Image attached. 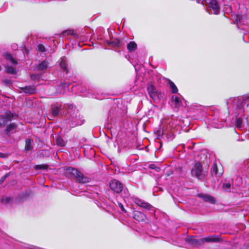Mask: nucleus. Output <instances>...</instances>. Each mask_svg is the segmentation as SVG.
<instances>
[{"label": "nucleus", "mask_w": 249, "mask_h": 249, "mask_svg": "<svg viewBox=\"0 0 249 249\" xmlns=\"http://www.w3.org/2000/svg\"><path fill=\"white\" fill-rule=\"evenodd\" d=\"M69 173L72 175L76 179L78 183L85 184L90 182L91 178L86 176H85L78 169L69 167L67 169Z\"/></svg>", "instance_id": "nucleus-1"}, {"label": "nucleus", "mask_w": 249, "mask_h": 249, "mask_svg": "<svg viewBox=\"0 0 249 249\" xmlns=\"http://www.w3.org/2000/svg\"><path fill=\"white\" fill-rule=\"evenodd\" d=\"M109 187L113 193L120 194L123 190L124 185L118 180L113 179L109 182Z\"/></svg>", "instance_id": "nucleus-2"}, {"label": "nucleus", "mask_w": 249, "mask_h": 249, "mask_svg": "<svg viewBox=\"0 0 249 249\" xmlns=\"http://www.w3.org/2000/svg\"><path fill=\"white\" fill-rule=\"evenodd\" d=\"M202 165L199 162L195 163L194 167L192 169L191 173L193 176L200 179L202 177Z\"/></svg>", "instance_id": "nucleus-3"}, {"label": "nucleus", "mask_w": 249, "mask_h": 249, "mask_svg": "<svg viewBox=\"0 0 249 249\" xmlns=\"http://www.w3.org/2000/svg\"><path fill=\"white\" fill-rule=\"evenodd\" d=\"M186 241L189 245L195 247H197L203 245L202 238L198 239L196 238V236H188L186 239Z\"/></svg>", "instance_id": "nucleus-4"}, {"label": "nucleus", "mask_w": 249, "mask_h": 249, "mask_svg": "<svg viewBox=\"0 0 249 249\" xmlns=\"http://www.w3.org/2000/svg\"><path fill=\"white\" fill-rule=\"evenodd\" d=\"M205 1L209 7L213 10L214 14H219L220 6L217 0H205Z\"/></svg>", "instance_id": "nucleus-5"}, {"label": "nucleus", "mask_w": 249, "mask_h": 249, "mask_svg": "<svg viewBox=\"0 0 249 249\" xmlns=\"http://www.w3.org/2000/svg\"><path fill=\"white\" fill-rule=\"evenodd\" d=\"M14 117V114L11 112H7L0 116V127L5 125L11 122Z\"/></svg>", "instance_id": "nucleus-6"}, {"label": "nucleus", "mask_w": 249, "mask_h": 249, "mask_svg": "<svg viewBox=\"0 0 249 249\" xmlns=\"http://www.w3.org/2000/svg\"><path fill=\"white\" fill-rule=\"evenodd\" d=\"M203 241V245L205 242H213L217 243L221 242L223 240L220 238V236L216 234H213L209 235L207 237L202 238Z\"/></svg>", "instance_id": "nucleus-7"}, {"label": "nucleus", "mask_w": 249, "mask_h": 249, "mask_svg": "<svg viewBox=\"0 0 249 249\" xmlns=\"http://www.w3.org/2000/svg\"><path fill=\"white\" fill-rule=\"evenodd\" d=\"M134 203L138 206L149 210L152 208V205L139 198H136L134 200Z\"/></svg>", "instance_id": "nucleus-8"}, {"label": "nucleus", "mask_w": 249, "mask_h": 249, "mask_svg": "<svg viewBox=\"0 0 249 249\" xmlns=\"http://www.w3.org/2000/svg\"><path fill=\"white\" fill-rule=\"evenodd\" d=\"M17 128V125L15 123H11L8 125L4 130V133L8 136H11V132H16Z\"/></svg>", "instance_id": "nucleus-9"}, {"label": "nucleus", "mask_w": 249, "mask_h": 249, "mask_svg": "<svg viewBox=\"0 0 249 249\" xmlns=\"http://www.w3.org/2000/svg\"><path fill=\"white\" fill-rule=\"evenodd\" d=\"M21 89L28 94H33L36 92V88L35 86H25L21 88Z\"/></svg>", "instance_id": "nucleus-10"}, {"label": "nucleus", "mask_w": 249, "mask_h": 249, "mask_svg": "<svg viewBox=\"0 0 249 249\" xmlns=\"http://www.w3.org/2000/svg\"><path fill=\"white\" fill-rule=\"evenodd\" d=\"M61 110V106H59L57 105H54L51 106V114L54 117H57Z\"/></svg>", "instance_id": "nucleus-11"}, {"label": "nucleus", "mask_w": 249, "mask_h": 249, "mask_svg": "<svg viewBox=\"0 0 249 249\" xmlns=\"http://www.w3.org/2000/svg\"><path fill=\"white\" fill-rule=\"evenodd\" d=\"M133 217L139 221H142L144 219L145 216L142 213L136 211L133 213Z\"/></svg>", "instance_id": "nucleus-12"}, {"label": "nucleus", "mask_w": 249, "mask_h": 249, "mask_svg": "<svg viewBox=\"0 0 249 249\" xmlns=\"http://www.w3.org/2000/svg\"><path fill=\"white\" fill-rule=\"evenodd\" d=\"M109 44L114 47L121 48L124 45V43L121 40L116 38L111 41Z\"/></svg>", "instance_id": "nucleus-13"}, {"label": "nucleus", "mask_w": 249, "mask_h": 249, "mask_svg": "<svg viewBox=\"0 0 249 249\" xmlns=\"http://www.w3.org/2000/svg\"><path fill=\"white\" fill-rule=\"evenodd\" d=\"M33 142V140L30 138L26 139L25 150L26 151L32 150L33 149L34 147L32 144Z\"/></svg>", "instance_id": "nucleus-14"}, {"label": "nucleus", "mask_w": 249, "mask_h": 249, "mask_svg": "<svg viewBox=\"0 0 249 249\" xmlns=\"http://www.w3.org/2000/svg\"><path fill=\"white\" fill-rule=\"evenodd\" d=\"M137 49V44L135 41H130L127 45V49L128 52H132Z\"/></svg>", "instance_id": "nucleus-15"}, {"label": "nucleus", "mask_w": 249, "mask_h": 249, "mask_svg": "<svg viewBox=\"0 0 249 249\" xmlns=\"http://www.w3.org/2000/svg\"><path fill=\"white\" fill-rule=\"evenodd\" d=\"M172 101L173 102H174L175 103V107L176 108H178L179 107H180L182 105V102L180 100V99L176 96H173L172 97Z\"/></svg>", "instance_id": "nucleus-16"}, {"label": "nucleus", "mask_w": 249, "mask_h": 249, "mask_svg": "<svg viewBox=\"0 0 249 249\" xmlns=\"http://www.w3.org/2000/svg\"><path fill=\"white\" fill-rule=\"evenodd\" d=\"M48 68V62L46 61H42L37 66V69L39 71H43L46 70Z\"/></svg>", "instance_id": "nucleus-17"}, {"label": "nucleus", "mask_w": 249, "mask_h": 249, "mask_svg": "<svg viewBox=\"0 0 249 249\" xmlns=\"http://www.w3.org/2000/svg\"><path fill=\"white\" fill-rule=\"evenodd\" d=\"M13 202V198L11 197L2 196L0 199V202L2 204H7L8 203H12Z\"/></svg>", "instance_id": "nucleus-18"}, {"label": "nucleus", "mask_w": 249, "mask_h": 249, "mask_svg": "<svg viewBox=\"0 0 249 249\" xmlns=\"http://www.w3.org/2000/svg\"><path fill=\"white\" fill-rule=\"evenodd\" d=\"M205 202H209L211 204L215 203V199L214 197L212 196L207 195L203 200Z\"/></svg>", "instance_id": "nucleus-19"}, {"label": "nucleus", "mask_w": 249, "mask_h": 249, "mask_svg": "<svg viewBox=\"0 0 249 249\" xmlns=\"http://www.w3.org/2000/svg\"><path fill=\"white\" fill-rule=\"evenodd\" d=\"M169 83L170 85V88L172 90V93H177L178 91V89L177 86H176V85L175 84V83L170 80H169Z\"/></svg>", "instance_id": "nucleus-20"}, {"label": "nucleus", "mask_w": 249, "mask_h": 249, "mask_svg": "<svg viewBox=\"0 0 249 249\" xmlns=\"http://www.w3.org/2000/svg\"><path fill=\"white\" fill-rule=\"evenodd\" d=\"M212 175H214L217 176H220L222 175L221 172H218V167L216 164H214L213 165V169L212 170Z\"/></svg>", "instance_id": "nucleus-21"}, {"label": "nucleus", "mask_w": 249, "mask_h": 249, "mask_svg": "<svg viewBox=\"0 0 249 249\" xmlns=\"http://www.w3.org/2000/svg\"><path fill=\"white\" fill-rule=\"evenodd\" d=\"M59 65L64 71H65L66 73H69V71L67 68V63L65 60H62L59 63Z\"/></svg>", "instance_id": "nucleus-22"}, {"label": "nucleus", "mask_w": 249, "mask_h": 249, "mask_svg": "<svg viewBox=\"0 0 249 249\" xmlns=\"http://www.w3.org/2000/svg\"><path fill=\"white\" fill-rule=\"evenodd\" d=\"M6 72L8 74H16L17 72L15 68L12 66H8L6 69Z\"/></svg>", "instance_id": "nucleus-23"}, {"label": "nucleus", "mask_w": 249, "mask_h": 249, "mask_svg": "<svg viewBox=\"0 0 249 249\" xmlns=\"http://www.w3.org/2000/svg\"><path fill=\"white\" fill-rule=\"evenodd\" d=\"M243 119L241 117H237L235 119V126L237 128H241L242 126Z\"/></svg>", "instance_id": "nucleus-24"}, {"label": "nucleus", "mask_w": 249, "mask_h": 249, "mask_svg": "<svg viewBox=\"0 0 249 249\" xmlns=\"http://www.w3.org/2000/svg\"><path fill=\"white\" fill-rule=\"evenodd\" d=\"M49 165L46 164L36 165L35 166V169L36 170H46L49 168Z\"/></svg>", "instance_id": "nucleus-25"}, {"label": "nucleus", "mask_w": 249, "mask_h": 249, "mask_svg": "<svg viewBox=\"0 0 249 249\" xmlns=\"http://www.w3.org/2000/svg\"><path fill=\"white\" fill-rule=\"evenodd\" d=\"M223 190L227 192H231V184L230 183H224L222 185Z\"/></svg>", "instance_id": "nucleus-26"}, {"label": "nucleus", "mask_w": 249, "mask_h": 249, "mask_svg": "<svg viewBox=\"0 0 249 249\" xmlns=\"http://www.w3.org/2000/svg\"><path fill=\"white\" fill-rule=\"evenodd\" d=\"M147 89L148 92V94L151 93L155 92L157 91L155 87L152 84H148L147 87Z\"/></svg>", "instance_id": "nucleus-27"}, {"label": "nucleus", "mask_w": 249, "mask_h": 249, "mask_svg": "<svg viewBox=\"0 0 249 249\" xmlns=\"http://www.w3.org/2000/svg\"><path fill=\"white\" fill-rule=\"evenodd\" d=\"M56 143L58 145L60 146H64L66 144L65 141L60 137H59L57 138Z\"/></svg>", "instance_id": "nucleus-28"}, {"label": "nucleus", "mask_w": 249, "mask_h": 249, "mask_svg": "<svg viewBox=\"0 0 249 249\" xmlns=\"http://www.w3.org/2000/svg\"><path fill=\"white\" fill-rule=\"evenodd\" d=\"M3 56L7 60H9L13 57L12 54L8 52L4 53Z\"/></svg>", "instance_id": "nucleus-29"}, {"label": "nucleus", "mask_w": 249, "mask_h": 249, "mask_svg": "<svg viewBox=\"0 0 249 249\" xmlns=\"http://www.w3.org/2000/svg\"><path fill=\"white\" fill-rule=\"evenodd\" d=\"M150 97L152 98L153 100H155L159 98V95L158 94L157 91H155V92L151 93L149 94Z\"/></svg>", "instance_id": "nucleus-30"}, {"label": "nucleus", "mask_w": 249, "mask_h": 249, "mask_svg": "<svg viewBox=\"0 0 249 249\" xmlns=\"http://www.w3.org/2000/svg\"><path fill=\"white\" fill-rule=\"evenodd\" d=\"M10 175H11V172H9L8 173L5 174L3 176H2L0 178V184H2L4 181L5 179L7 177H8Z\"/></svg>", "instance_id": "nucleus-31"}, {"label": "nucleus", "mask_w": 249, "mask_h": 249, "mask_svg": "<svg viewBox=\"0 0 249 249\" xmlns=\"http://www.w3.org/2000/svg\"><path fill=\"white\" fill-rule=\"evenodd\" d=\"M38 51L40 52H45L46 49L43 44H40L37 46Z\"/></svg>", "instance_id": "nucleus-32"}, {"label": "nucleus", "mask_w": 249, "mask_h": 249, "mask_svg": "<svg viewBox=\"0 0 249 249\" xmlns=\"http://www.w3.org/2000/svg\"><path fill=\"white\" fill-rule=\"evenodd\" d=\"M2 82L5 84L6 85H8L11 83V80L10 79H2Z\"/></svg>", "instance_id": "nucleus-33"}, {"label": "nucleus", "mask_w": 249, "mask_h": 249, "mask_svg": "<svg viewBox=\"0 0 249 249\" xmlns=\"http://www.w3.org/2000/svg\"><path fill=\"white\" fill-rule=\"evenodd\" d=\"M10 62L15 65H16L18 64V61L15 59V58L13 57V56L9 60Z\"/></svg>", "instance_id": "nucleus-34"}, {"label": "nucleus", "mask_w": 249, "mask_h": 249, "mask_svg": "<svg viewBox=\"0 0 249 249\" xmlns=\"http://www.w3.org/2000/svg\"><path fill=\"white\" fill-rule=\"evenodd\" d=\"M63 33H66L68 35H72L74 34V31L72 30H68Z\"/></svg>", "instance_id": "nucleus-35"}, {"label": "nucleus", "mask_w": 249, "mask_h": 249, "mask_svg": "<svg viewBox=\"0 0 249 249\" xmlns=\"http://www.w3.org/2000/svg\"><path fill=\"white\" fill-rule=\"evenodd\" d=\"M206 195H205V194H199L197 195V196L199 197L202 198L203 200H204V198H205V197L206 196Z\"/></svg>", "instance_id": "nucleus-36"}, {"label": "nucleus", "mask_w": 249, "mask_h": 249, "mask_svg": "<svg viewBox=\"0 0 249 249\" xmlns=\"http://www.w3.org/2000/svg\"><path fill=\"white\" fill-rule=\"evenodd\" d=\"M149 168L151 169H155V165L154 164H150L149 165Z\"/></svg>", "instance_id": "nucleus-37"}, {"label": "nucleus", "mask_w": 249, "mask_h": 249, "mask_svg": "<svg viewBox=\"0 0 249 249\" xmlns=\"http://www.w3.org/2000/svg\"><path fill=\"white\" fill-rule=\"evenodd\" d=\"M120 206L121 208V209H122V211H124V206H123V204H120Z\"/></svg>", "instance_id": "nucleus-38"}, {"label": "nucleus", "mask_w": 249, "mask_h": 249, "mask_svg": "<svg viewBox=\"0 0 249 249\" xmlns=\"http://www.w3.org/2000/svg\"><path fill=\"white\" fill-rule=\"evenodd\" d=\"M25 52H26V53H28V50L26 48H25Z\"/></svg>", "instance_id": "nucleus-39"}, {"label": "nucleus", "mask_w": 249, "mask_h": 249, "mask_svg": "<svg viewBox=\"0 0 249 249\" xmlns=\"http://www.w3.org/2000/svg\"><path fill=\"white\" fill-rule=\"evenodd\" d=\"M1 70H2V68H1V66L0 65V71H1Z\"/></svg>", "instance_id": "nucleus-40"}]
</instances>
